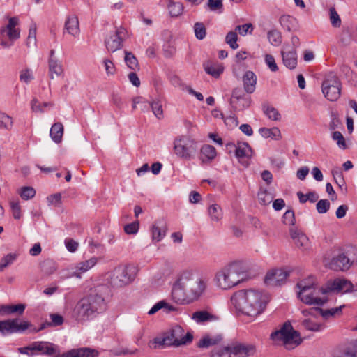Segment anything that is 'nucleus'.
Returning a JSON list of instances; mask_svg holds the SVG:
<instances>
[{"mask_svg":"<svg viewBox=\"0 0 357 357\" xmlns=\"http://www.w3.org/2000/svg\"><path fill=\"white\" fill-rule=\"evenodd\" d=\"M208 280L192 270L180 273L174 282L172 297L178 304H188L197 300L205 291Z\"/></svg>","mask_w":357,"mask_h":357,"instance_id":"f257e3e1","label":"nucleus"},{"mask_svg":"<svg viewBox=\"0 0 357 357\" xmlns=\"http://www.w3.org/2000/svg\"><path fill=\"white\" fill-rule=\"evenodd\" d=\"M268 301V297L264 294L253 289L237 291L231 297V302L236 310L251 317L262 313Z\"/></svg>","mask_w":357,"mask_h":357,"instance_id":"f03ea898","label":"nucleus"},{"mask_svg":"<svg viewBox=\"0 0 357 357\" xmlns=\"http://www.w3.org/2000/svg\"><path fill=\"white\" fill-rule=\"evenodd\" d=\"M105 290H107L106 287H98L79 300L73 309V317L79 322H84L104 312L107 309V303L103 296Z\"/></svg>","mask_w":357,"mask_h":357,"instance_id":"7ed1b4c3","label":"nucleus"},{"mask_svg":"<svg viewBox=\"0 0 357 357\" xmlns=\"http://www.w3.org/2000/svg\"><path fill=\"white\" fill-rule=\"evenodd\" d=\"M247 273L238 263H232L215 274L217 286L223 290L229 289L246 280Z\"/></svg>","mask_w":357,"mask_h":357,"instance_id":"20e7f679","label":"nucleus"},{"mask_svg":"<svg viewBox=\"0 0 357 357\" xmlns=\"http://www.w3.org/2000/svg\"><path fill=\"white\" fill-rule=\"evenodd\" d=\"M184 329L179 325L172 326L169 331L163 333L162 337H155L154 343L162 347H179L190 343L193 335L190 332L184 334Z\"/></svg>","mask_w":357,"mask_h":357,"instance_id":"39448f33","label":"nucleus"},{"mask_svg":"<svg viewBox=\"0 0 357 357\" xmlns=\"http://www.w3.org/2000/svg\"><path fill=\"white\" fill-rule=\"evenodd\" d=\"M270 337L274 342L282 341L288 350L294 349L302 342L300 333L294 330L289 322H285L280 329L271 333Z\"/></svg>","mask_w":357,"mask_h":357,"instance_id":"423d86ee","label":"nucleus"},{"mask_svg":"<svg viewBox=\"0 0 357 357\" xmlns=\"http://www.w3.org/2000/svg\"><path fill=\"white\" fill-rule=\"evenodd\" d=\"M197 151V142L188 136L181 135L174 141V153L181 159L191 160L195 158Z\"/></svg>","mask_w":357,"mask_h":357,"instance_id":"0eeeda50","label":"nucleus"},{"mask_svg":"<svg viewBox=\"0 0 357 357\" xmlns=\"http://www.w3.org/2000/svg\"><path fill=\"white\" fill-rule=\"evenodd\" d=\"M342 84L338 77L333 72L325 76L321 89L324 96L330 101H336L341 94Z\"/></svg>","mask_w":357,"mask_h":357,"instance_id":"6e6552de","label":"nucleus"},{"mask_svg":"<svg viewBox=\"0 0 357 357\" xmlns=\"http://www.w3.org/2000/svg\"><path fill=\"white\" fill-rule=\"evenodd\" d=\"M324 287L306 289V286L303 285V289H299L298 296L299 299L304 303L310 305L322 306L325 304L328 299L321 298L319 297Z\"/></svg>","mask_w":357,"mask_h":357,"instance_id":"1a4fd4ad","label":"nucleus"},{"mask_svg":"<svg viewBox=\"0 0 357 357\" xmlns=\"http://www.w3.org/2000/svg\"><path fill=\"white\" fill-rule=\"evenodd\" d=\"M19 351L31 356L38 353L52 356L56 353V347L54 344L48 342H34L29 347L19 348Z\"/></svg>","mask_w":357,"mask_h":357,"instance_id":"9d476101","label":"nucleus"},{"mask_svg":"<svg viewBox=\"0 0 357 357\" xmlns=\"http://www.w3.org/2000/svg\"><path fill=\"white\" fill-rule=\"evenodd\" d=\"M131 280V276L128 274L127 268L119 266L112 271L109 284L114 288H121L128 284Z\"/></svg>","mask_w":357,"mask_h":357,"instance_id":"9b49d317","label":"nucleus"},{"mask_svg":"<svg viewBox=\"0 0 357 357\" xmlns=\"http://www.w3.org/2000/svg\"><path fill=\"white\" fill-rule=\"evenodd\" d=\"M31 324L29 321H23L20 322V319H9L0 321V332L3 335L13 333H22L28 329Z\"/></svg>","mask_w":357,"mask_h":357,"instance_id":"f8f14e48","label":"nucleus"},{"mask_svg":"<svg viewBox=\"0 0 357 357\" xmlns=\"http://www.w3.org/2000/svg\"><path fill=\"white\" fill-rule=\"evenodd\" d=\"M353 284L346 279L337 278L333 282H328L322 291V294H326L332 291L351 292L353 290Z\"/></svg>","mask_w":357,"mask_h":357,"instance_id":"ddd939ff","label":"nucleus"},{"mask_svg":"<svg viewBox=\"0 0 357 357\" xmlns=\"http://www.w3.org/2000/svg\"><path fill=\"white\" fill-rule=\"evenodd\" d=\"M229 346L231 357H250L256 352L255 347L252 344H245L241 342H233Z\"/></svg>","mask_w":357,"mask_h":357,"instance_id":"4468645a","label":"nucleus"},{"mask_svg":"<svg viewBox=\"0 0 357 357\" xmlns=\"http://www.w3.org/2000/svg\"><path fill=\"white\" fill-rule=\"evenodd\" d=\"M334 357H357V340H352L336 347L333 351Z\"/></svg>","mask_w":357,"mask_h":357,"instance_id":"2eb2a0df","label":"nucleus"},{"mask_svg":"<svg viewBox=\"0 0 357 357\" xmlns=\"http://www.w3.org/2000/svg\"><path fill=\"white\" fill-rule=\"evenodd\" d=\"M252 154L253 151L248 142L237 143L235 156L242 165L245 167L249 166V160L252 157Z\"/></svg>","mask_w":357,"mask_h":357,"instance_id":"dca6fc26","label":"nucleus"},{"mask_svg":"<svg viewBox=\"0 0 357 357\" xmlns=\"http://www.w3.org/2000/svg\"><path fill=\"white\" fill-rule=\"evenodd\" d=\"M289 275V272L283 269H276L268 272L264 279L267 285L280 286Z\"/></svg>","mask_w":357,"mask_h":357,"instance_id":"f3484780","label":"nucleus"},{"mask_svg":"<svg viewBox=\"0 0 357 357\" xmlns=\"http://www.w3.org/2000/svg\"><path fill=\"white\" fill-rule=\"evenodd\" d=\"M19 20L17 17H10L8 20V24L0 29V33L2 37H8L10 41H14L20 38V31L16 26H17Z\"/></svg>","mask_w":357,"mask_h":357,"instance_id":"a211bd4d","label":"nucleus"},{"mask_svg":"<svg viewBox=\"0 0 357 357\" xmlns=\"http://www.w3.org/2000/svg\"><path fill=\"white\" fill-rule=\"evenodd\" d=\"M167 230V225L163 218L155 220L151 229L153 242L160 241L166 236Z\"/></svg>","mask_w":357,"mask_h":357,"instance_id":"6ab92c4d","label":"nucleus"},{"mask_svg":"<svg viewBox=\"0 0 357 357\" xmlns=\"http://www.w3.org/2000/svg\"><path fill=\"white\" fill-rule=\"evenodd\" d=\"M98 351L89 347L73 349L56 357H98Z\"/></svg>","mask_w":357,"mask_h":357,"instance_id":"aec40b11","label":"nucleus"},{"mask_svg":"<svg viewBox=\"0 0 357 357\" xmlns=\"http://www.w3.org/2000/svg\"><path fill=\"white\" fill-rule=\"evenodd\" d=\"M244 91L248 94L254 93L257 84V76L254 72L248 70L242 77Z\"/></svg>","mask_w":357,"mask_h":357,"instance_id":"412c9836","label":"nucleus"},{"mask_svg":"<svg viewBox=\"0 0 357 357\" xmlns=\"http://www.w3.org/2000/svg\"><path fill=\"white\" fill-rule=\"evenodd\" d=\"M289 233L298 248L302 249H306L307 248L309 239L305 234L296 227L290 228Z\"/></svg>","mask_w":357,"mask_h":357,"instance_id":"4be33fe9","label":"nucleus"},{"mask_svg":"<svg viewBox=\"0 0 357 357\" xmlns=\"http://www.w3.org/2000/svg\"><path fill=\"white\" fill-rule=\"evenodd\" d=\"M351 266L350 259L344 253L334 257L331 262V268L334 270L346 271Z\"/></svg>","mask_w":357,"mask_h":357,"instance_id":"5701e85b","label":"nucleus"},{"mask_svg":"<svg viewBox=\"0 0 357 357\" xmlns=\"http://www.w3.org/2000/svg\"><path fill=\"white\" fill-rule=\"evenodd\" d=\"M128 38V33L127 30L122 26L116 29L113 35H112L109 38L106 39L105 45H109L112 43L113 45H121L123 43H126L127 41V38Z\"/></svg>","mask_w":357,"mask_h":357,"instance_id":"b1692460","label":"nucleus"},{"mask_svg":"<svg viewBox=\"0 0 357 357\" xmlns=\"http://www.w3.org/2000/svg\"><path fill=\"white\" fill-rule=\"evenodd\" d=\"M191 319L197 324L213 322L219 319L218 316L206 310L196 311L192 314Z\"/></svg>","mask_w":357,"mask_h":357,"instance_id":"393cba45","label":"nucleus"},{"mask_svg":"<svg viewBox=\"0 0 357 357\" xmlns=\"http://www.w3.org/2000/svg\"><path fill=\"white\" fill-rule=\"evenodd\" d=\"M223 339L221 334L211 335L209 334L204 335L202 338L197 342V346L199 348H209L220 344Z\"/></svg>","mask_w":357,"mask_h":357,"instance_id":"a878e982","label":"nucleus"},{"mask_svg":"<svg viewBox=\"0 0 357 357\" xmlns=\"http://www.w3.org/2000/svg\"><path fill=\"white\" fill-rule=\"evenodd\" d=\"M63 70L62 66L59 63L57 59L54 58V50L50 51L49 59V73L50 79H54L63 74Z\"/></svg>","mask_w":357,"mask_h":357,"instance_id":"bb28decb","label":"nucleus"},{"mask_svg":"<svg viewBox=\"0 0 357 357\" xmlns=\"http://www.w3.org/2000/svg\"><path fill=\"white\" fill-rule=\"evenodd\" d=\"M96 263H97L96 257H91V259H89L88 260L79 262L76 265V267H75L76 271H74L69 276L70 277L75 276L77 278H80L81 273L89 271L90 268H91L93 266H94Z\"/></svg>","mask_w":357,"mask_h":357,"instance_id":"cd10ccee","label":"nucleus"},{"mask_svg":"<svg viewBox=\"0 0 357 357\" xmlns=\"http://www.w3.org/2000/svg\"><path fill=\"white\" fill-rule=\"evenodd\" d=\"M284 65L290 70L294 69L297 66V54L294 50H282L281 52Z\"/></svg>","mask_w":357,"mask_h":357,"instance_id":"c85d7f7f","label":"nucleus"},{"mask_svg":"<svg viewBox=\"0 0 357 357\" xmlns=\"http://www.w3.org/2000/svg\"><path fill=\"white\" fill-rule=\"evenodd\" d=\"M65 29L73 36L79 33V21L75 15H70L67 17L65 22Z\"/></svg>","mask_w":357,"mask_h":357,"instance_id":"c756f323","label":"nucleus"},{"mask_svg":"<svg viewBox=\"0 0 357 357\" xmlns=\"http://www.w3.org/2000/svg\"><path fill=\"white\" fill-rule=\"evenodd\" d=\"M204 68L206 73L213 77H218L223 72L224 68L222 65L216 63L207 61L204 63Z\"/></svg>","mask_w":357,"mask_h":357,"instance_id":"7c9ffc66","label":"nucleus"},{"mask_svg":"<svg viewBox=\"0 0 357 357\" xmlns=\"http://www.w3.org/2000/svg\"><path fill=\"white\" fill-rule=\"evenodd\" d=\"M259 132L264 138H271L273 140H280L282 138L280 130L277 127L272 128H261L259 129Z\"/></svg>","mask_w":357,"mask_h":357,"instance_id":"2f4dec72","label":"nucleus"},{"mask_svg":"<svg viewBox=\"0 0 357 357\" xmlns=\"http://www.w3.org/2000/svg\"><path fill=\"white\" fill-rule=\"evenodd\" d=\"M281 26L289 31L297 29L298 22L296 19L289 15H283L280 18Z\"/></svg>","mask_w":357,"mask_h":357,"instance_id":"473e14b6","label":"nucleus"},{"mask_svg":"<svg viewBox=\"0 0 357 357\" xmlns=\"http://www.w3.org/2000/svg\"><path fill=\"white\" fill-rule=\"evenodd\" d=\"M25 305H2L0 306V314H10L13 313L23 314L25 310Z\"/></svg>","mask_w":357,"mask_h":357,"instance_id":"72a5a7b5","label":"nucleus"},{"mask_svg":"<svg viewBox=\"0 0 357 357\" xmlns=\"http://www.w3.org/2000/svg\"><path fill=\"white\" fill-rule=\"evenodd\" d=\"M63 135V126L61 123H55L52 125L50 135L55 143H60Z\"/></svg>","mask_w":357,"mask_h":357,"instance_id":"f704fd0d","label":"nucleus"},{"mask_svg":"<svg viewBox=\"0 0 357 357\" xmlns=\"http://www.w3.org/2000/svg\"><path fill=\"white\" fill-rule=\"evenodd\" d=\"M251 98L248 95L238 98L234 102H231L230 104L236 110L243 111L250 106Z\"/></svg>","mask_w":357,"mask_h":357,"instance_id":"c9c22d12","label":"nucleus"},{"mask_svg":"<svg viewBox=\"0 0 357 357\" xmlns=\"http://www.w3.org/2000/svg\"><path fill=\"white\" fill-rule=\"evenodd\" d=\"M262 109L263 112L269 119L273 121H280L281 119L280 112L273 106L269 105H263Z\"/></svg>","mask_w":357,"mask_h":357,"instance_id":"e433bc0d","label":"nucleus"},{"mask_svg":"<svg viewBox=\"0 0 357 357\" xmlns=\"http://www.w3.org/2000/svg\"><path fill=\"white\" fill-rule=\"evenodd\" d=\"M40 267L41 271L46 275L52 274L56 269L55 262L50 259L43 261L40 264Z\"/></svg>","mask_w":357,"mask_h":357,"instance_id":"4c0bfd02","label":"nucleus"},{"mask_svg":"<svg viewBox=\"0 0 357 357\" xmlns=\"http://www.w3.org/2000/svg\"><path fill=\"white\" fill-rule=\"evenodd\" d=\"M301 326L305 329L311 331H320L324 328L323 325L314 321L311 318H306L301 321Z\"/></svg>","mask_w":357,"mask_h":357,"instance_id":"58836bf2","label":"nucleus"},{"mask_svg":"<svg viewBox=\"0 0 357 357\" xmlns=\"http://www.w3.org/2000/svg\"><path fill=\"white\" fill-rule=\"evenodd\" d=\"M208 215L211 220L213 221H219L222 218V212L221 207L216 204H211L208 209Z\"/></svg>","mask_w":357,"mask_h":357,"instance_id":"ea45409f","label":"nucleus"},{"mask_svg":"<svg viewBox=\"0 0 357 357\" xmlns=\"http://www.w3.org/2000/svg\"><path fill=\"white\" fill-rule=\"evenodd\" d=\"M201 154L204 156L207 161L213 160L216 156L215 147L209 144H205L201 148Z\"/></svg>","mask_w":357,"mask_h":357,"instance_id":"a19ab883","label":"nucleus"},{"mask_svg":"<svg viewBox=\"0 0 357 357\" xmlns=\"http://www.w3.org/2000/svg\"><path fill=\"white\" fill-rule=\"evenodd\" d=\"M168 9L171 16L177 17L182 13L183 7L182 3L169 0Z\"/></svg>","mask_w":357,"mask_h":357,"instance_id":"79ce46f5","label":"nucleus"},{"mask_svg":"<svg viewBox=\"0 0 357 357\" xmlns=\"http://www.w3.org/2000/svg\"><path fill=\"white\" fill-rule=\"evenodd\" d=\"M210 357H231L229 346L215 348L210 352Z\"/></svg>","mask_w":357,"mask_h":357,"instance_id":"37998d69","label":"nucleus"},{"mask_svg":"<svg viewBox=\"0 0 357 357\" xmlns=\"http://www.w3.org/2000/svg\"><path fill=\"white\" fill-rule=\"evenodd\" d=\"M303 285L306 286V289L319 288L316 283V280L312 275H310L307 278L298 282L296 287L298 289H303Z\"/></svg>","mask_w":357,"mask_h":357,"instance_id":"c03bdc74","label":"nucleus"},{"mask_svg":"<svg viewBox=\"0 0 357 357\" xmlns=\"http://www.w3.org/2000/svg\"><path fill=\"white\" fill-rule=\"evenodd\" d=\"M17 255L15 253H9L4 256L0 261V272L3 271L5 268L13 264L17 259Z\"/></svg>","mask_w":357,"mask_h":357,"instance_id":"a18cd8bd","label":"nucleus"},{"mask_svg":"<svg viewBox=\"0 0 357 357\" xmlns=\"http://www.w3.org/2000/svg\"><path fill=\"white\" fill-rule=\"evenodd\" d=\"M12 126V118L5 113L0 112V129L9 130Z\"/></svg>","mask_w":357,"mask_h":357,"instance_id":"49530a36","label":"nucleus"},{"mask_svg":"<svg viewBox=\"0 0 357 357\" xmlns=\"http://www.w3.org/2000/svg\"><path fill=\"white\" fill-rule=\"evenodd\" d=\"M125 61L128 68L135 70L138 68V61L131 52H125Z\"/></svg>","mask_w":357,"mask_h":357,"instance_id":"de8ad7c7","label":"nucleus"},{"mask_svg":"<svg viewBox=\"0 0 357 357\" xmlns=\"http://www.w3.org/2000/svg\"><path fill=\"white\" fill-rule=\"evenodd\" d=\"M273 195L267 190L258 193L259 202L262 205L269 204L273 201Z\"/></svg>","mask_w":357,"mask_h":357,"instance_id":"09e8293b","label":"nucleus"},{"mask_svg":"<svg viewBox=\"0 0 357 357\" xmlns=\"http://www.w3.org/2000/svg\"><path fill=\"white\" fill-rule=\"evenodd\" d=\"M254 29L253 25L251 23H246L242 25H238L235 28L236 33L241 36H245L248 33H252Z\"/></svg>","mask_w":357,"mask_h":357,"instance_id":"8fccbe9b","label":"nucleus"},{"mask_svg":"<svg viewBox=\"0 0 357 357\" xmlns=\"http://www.w3.org/2000/svg\"><path fill=\"white\" fill-rule=\"evenodd\" d=\"M330 21L333 27H340L341 26V19L335 10V8L332 7L329 9Z\"/></svg>","mask_w":357,"mask_h":357,"instance_id":"3c124183","label":"nucleus"},{"mask_svg":"<svg viewBox=\"0 0 357 357\" xmlns=\"http://www.w3.org/2000/svg\"><path fill=\"white\" fill-rule=\"evenodd\" d=\"M36 24L32 22L29 29V35L27 37V45H36L37 42L36 39Z\"/></svg>","mask_w":357,"mask_h":357,"instance_id":"603ef678","label":"nucleus"},{"mask_svg":"<svg viewBox=\"0 0 357 357\" xmlns=\"http://www.w3.org/2000/svg\"><path fill=\"white\" fill-rule=\"evenodd\" d=\"M343 306L336 307L328 310L322 309V311L320 312V315H321L324 319H328L330 317H333L335 314H339L342 313Z\"/></svg>","mask_w":357,"mask_h":357,"instance_id":"864d4df0","label":"nucleus"},{"mask_svg":"<svg viewBox=\"0 0 357 357\" xmlns=\"http://www.w3.org/2000/svg\"><path fill=\"white\" fill-rule=\"evenodd\" d=\"M20 197L25 200L33 198L36 195V190L32 187L26 186L21 188Z\"/></svg>","mask_w":357,"mask_h":357,"instance_id":"5fc2aeb1","label":"nucleus"},{"mask_svg":"<svg viewBox=\"0 0 357 357\" xmlns=\"http://www.w3.org/2000/svg\"><path fill=\"white\" fill-rule=\"evenodd\" d=\"M331 204L328 199H320L316 204V208L319 213H326L330 208Z\"/></svg>","mask_w":357,"mask_h":357,"instance_id":"6e6d98bb","label":"nucleus"},{"mask_svg":"<svg viewBox=\"0 0 357 357\" xmlns=\"http://www.w3.org/2000/svg\"><path fill=\"white\" fill-rule=\"evenodd\" d=\"M332 139L337 142V144L340 148L342 149H345L347 148L344 137L340 132L334 131L332 133Z\"/></svg>","mask_w":357,"mask_h":357,"instance_id":"4d7b16f0","label":"nucleus"},{"mask_svg":"<svg viewBox=\"0 0 357 357\" xmlns=\"http://www.w3.org/2000/svg\"><path fill=\"white\" fill-rule=\"evenodd\" d=\"M268 39L270 43H281L282 36L281 33L275 29L271 30L268 32Z\"/></svg>","mask_w":357,"mask_h":357,"instance_id":"13d9d810","label":"nucleus"},{"mask_svg":"<svg viewBox=\"0 0 357 357\" xmlns=\"http://www.w3.org/2000/svg\"><path fill=\"white\" fill-rule=\"evenodd\" d=\"M149 107H151L153 114L158 119H161L163 116V110L162 109V105L159 102L153 101L151 103H149Z\"/></svg>","mask_w":357,"mask_h":357,"instance_id":"bf43d9fd","label":"nucleus"},{"mask_svg":"<svg viewBox=\"0 0 357 357\" xmlns=\"http://www.w3.org/2000/svg\"><path fill=\"white\" fill-rule=\"evenodd\" d=\"M195 33L197 38L202 40L206 36V28L201 22H197L194 26Z\"/></svg>","mask_w":357,"mask_h":357,"instance_id":"052dcab7","label":"nucleus"},{"mask_svg":"<svg viewBox=\"0 0 357 357\" xmlns=\"http://www.w3.org/2000/svg\"><path fill=\"white\" fill-rule=\"evenodd\" d=\"M283 222L287 225L294 226L295 225V215L293 210H287L283 215Z\"/></svg>","mask_w":357,"mask_h":357,"instance_id":"680f3d73","label":"nucleus"},{"mask_svg":"<svg viewBox=\"0 0 357 357\" xmlns=\"http://www.w3.org/2000/svg\"><path fill=\"white\" fill-rule=\"evenodd\" d=\"M171 84L174 87H178L183 91L187 90L189 86L186 85L185 83L182 82L179 77L177 75H172L169 78Z\"/></svg>","mask_w":357,"mask_h":357,"instance_id":"e2e57ef3","label":"nucleus"},{"mask_svg":"<svg viewBox=\"0 0 357 357\" xmlns=\"http://www.w3.org/2000/svg\"><path fill=\"white\" fill-rule=\"evenodd\" d=\"M139 228V223L138 221L126 225L124 226V231L127 234H135L138 232Z\"/></svg>","mask_w":357,"mask_h":357,"instance_id":"0e129e2a","label":"nucleus"},{"mask_svg":"<svg viewBox=\"0 0 357 357\" xmlns=\"http://www.w3.org/2000/svg\"><path fill=\"white\" fill-rule=\"evenodd\" d=\"M176 52V48L174 46H160V53L166 58L172 57Z\"/></svg>","mask_w":357,"mask_h":357,"instance_id":"69168bd1","label":"nucleus"},{"mask_svg":"<svg viewBox=\"0 0 357 357\" xmlns=\"http://www.w3.org/2000/svg\"><path fill=\"white\" fill-rule=\"evenodd\" d=\"M322 311V308H320L319 307H310L308 309H305L301 311V313L305 317H316L317 315L320 314V312Z\"/></svg>","mask_w":357,"mask_h":357,"instance_id":"338daca9","label":"nucleus"},{"mask_svg":"<svg viewBox=\"0 0 357 357\" xmlns=\"http://www.w3.org/2000/svg\"><path fill=\"white\" fill-rule=\"evenodd\" d=\"M10 205L14 218L20 219L21 218V209L19 202L11 201Z\"/></svg>","mask_w":357,"mask_h":357,"instance_id":"774afa93","label":"nucleus"}]
</instances>
